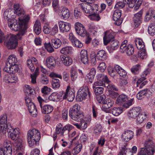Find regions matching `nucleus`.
Returning a JSON list of instances; mask_svg holds the SVG:
<instances>
[{"instance_id": "obj_1", "label": "nucleus", "mask_w": 155, "mask_h": 155, "mask_svg": "<svg viewBox=\"0 0 155 155\" xmlns=\"http://www.w3.org/2000/svg\"><path fill=\"white\" fill-rule=\"evenodd\" d=\"M29 19V15H27L25 17L22 18L21 19H19V22H18L17 21H15L12 23L10 24L9 23L8 25L11 29L14 31H19L17 35L18 38L21 39V36L25 34Z\"/></svg>"}, {"instance_id": "obj_2", "label": "nucleus", "mask_w": 155, "mask_h": 155, "mask_svg": "<svg viewBox=\"0 0 155 155\" xmlns=\"http://www.w3.org/2000/svg\"><path fill=\"white\" fill-rule=\"evenodd\" d=\"M97 81L94 83L96 86H104L109 89L117 91V89L112 82L109 80L107 76L103 74H99L97 76Z\"/></svg>"}, {"instance_id": "obj_3", "label": "nucleus", "mask_w": 155, "mask_h": 155, "mask_svg": "<svg viewBox=\"0 0 155 155\" xmlns=\"http://www.w3.org/2000/svg\"><path fill=\"white\" fill-rule=\"evenodd\" d=\"M41 136L39 132L35 129L28 131L27 139L29 146L31 147L36 144L37 142L40 140Z\"/></svg>"}, {"instance_id": "obj_4", "label": "nucleus", "mask_w": 155, "mask_h": 155, "mask_svg": "<svg viewBox=\"0 0 155 155\" xmlns=\"http://www.w3.org/2000/svg\"><path fill=\"white\" fill-rule=\"evenodd\" d=\"M80 106L78 104L74 105L69 111V115L73 120L79 121L84 117L82 111L80 110Z\"/></svg>"}, {"instance_id": "obj_5", "label": "nucleus", "mask_w": 155, "mask_h": 155, "mask_svg": "<svg viewBox=\"0 0 155 155\" xmlns=\"http://www.w3.org/2000/svg\"><path fill=\"white\" fill-rule=\"evenodd\" d=\"M145 148H142L141 150L144 151L147 155H153L155 152V146L152 140L147 139L144 144Z\"/></svg>"}, {"instance_id": "obj_6", "label": "nucleus", "mask_w": 155, "mask_h": 155, "mask_svg": "<svg viewBox=\"0 0 155 155\" xmlns=\"http://www.w3.org/2000/svg\"><path fill=\"white\" fill-rule=\"evenodd\" d=\"M5 43L8 49H10L15 48L18 45V42L15 37L12 34L8 35L7 40Z\"/></svg>"}, {"instance_id": "obj_7", "label": "nucleus", "mask_w": 155, "mask_h": 155, "mask_svg": "<svg viewBox=\"0 0 155 155\" xmlns=\"http://www.w3.org/2000/svg\"><path fill=\"white\" fill-rule=\"evenodd\" d=\"M38 101L40 104L41 108H42L41 111L45 114H47L51 113L53 110V107L49 105H45L42 108V105L46 103L45 100L42 99L41 97H37Z\"/></svg>"}, {"instance_id": "obj_8", "label": "nucleus", "mask_w": 155, "mask_h": 155, "mask_svg": "<svg viewBox=\"0 0 155 155\" xmlns=\"http://www.w3.org/2000/svg\"><path fill=\"white\" fill-rule=\"evenodd\" d=\"M96 5L93 4L91 5L89 4L81 3L78 5V8H81L84 12L87 14L92 13L94 11V8Z\"/></svg>"}, {"instance_id": "obj_9", "label": "nucleus", "mask_w": 155, "mask_h": 155, "mask_svg": "<svg viewBox=\"0 0 155 155\" xmlns=\"http://www.w3.org/2000/svg\"><path fill=\"white\" fill-rule=\"evenodd\" d=\"M127 97H117L116 103L119 105H122L127 108L132 105L133 99L128 100Z\"/></svg>"}, {"instance_id": "obj_10", "label": "nucleus", "mask_w": 155, "mask_h": 155, "mask_svg": "<svg viewBox=\"0 0 155 155\" xmlns=\"http://www.w3.org/2000/svg\"><path fill=\"white\" fill-rule=\"evenodd\" d=\"M7 116L6 114H3L0 116V127L1 130L3 134L6 132V129L10 124H7Z\"/></svg>"}, {"instance_id": "obj_11", "label": "nucleus", "mask_w": 155, "mask_h": 155, "mask_svg": "<svg viewBox=\"0 0 155 155\" xmlns=\"http://www.w3.org/2000/svg\"><path fill=\"white\" fill-rule=\"evenodd\" d=\"M6 132L8 133V137L12 140H14L19 139L18 138L19 131L17 129L13 128L10 125L6 129Z\"/></svg>"}, {"instance_id": "obj_12", "label": "nucleus", "mask_w": 155, "mask_h": 155, "mask_svg": "<svg viewBox=\"0 0 155 155\" xmlns=\"http://www.w3.org/2000/svg\"><path fill=\"white\" fill-rule=\"evenodd\" d=\"M143 11H140L134 15L133 18V25L135 28L138 27L142 23Z\"/></svg>"}, {"instance_id": "obj_13", "label": "nucleus", "mask_w": 155, "mask_h": 155, "mask_svg": "<svg viewBox=\"0 0 155 155\" xmlns=\"http://www.w3.org/2000/svg\"><path fill=\"white\" fill-rule=\"evenodd\" d=\"M3 70L7 73L12 74L16 73H19L21 71L20 68H19L18 65L17 64L11 66L7 65V67H5Z\"/></svg>"}, {"instance_id": "obj_14", "label": "nucleus", "mask_w": 155, "mask_h": 155, "mask_svg": "<svg viewBox=\"0 0 155 155\" xmlns=\"http://www.w3.org/2000/svg\"><path fill=\"white\" fill-rule=\"evenodd\" d=\"M121 13L120 10L117 9L114 12L113 15V19L115 21L114 24L120 25L122 23V19L121 18Z\"/></svg>"}, {"instance_id": "obj_15", "label": "nucleus", "mask_w": 155, "mask_h": 155, "mask_svg": "<svg viewBox=\"0 0 155 155\" xmlns=\"http://www.w3.org/2000/svg\"><path fill=\"white\" fill-rule=\"evenodd\" d=\"M113 104V102L110 98L108 97H104L102 109L106 113H109L110 110L108 109L111 107Z\"/></svg>"}, {"instance_id": "obj_16", "label": "nucleus", "mask_w": 155, "mask_h": 155, "mask_svg": "<svg viewBox=\"0 0 155 155\" xmlns=\"http://www.w3.org/2000/svg\"><path fill=\"white\" fill-rule=\"evenodd\" d=\"M75 28L77 33L79 35L84 36L87 33V31L83 25L80 22L75 24Z\"/></svg>"}, {"instance_id": "obj_17", "label": "nucleus", "mask_w": 155, "mask_h": 155, "mask_svg": "<svg viewBox=\"0 0 155 155\" xmlns=\"http://www.w3.org/2000/svg\"><path fill=\"white\" fill-rule=\"evenodd\" d=\"M69 39L73 46L79 48L82 47L83 46L82 43L74 36L72 33L69 34Z\"/></svg>"}, {"instance_id": "obj_18", "label": "nucleus", "mask_w": 155, "mask_h": 155, "mask_svg": "<svg viewBox=\"0 0 155 155\" xmlns=\"http://www.w3.org/2000/svg\"><path fill=\"white\" fill-rule=\"evenodd\" d=\"M60 31L62 32L69 31L71 28V25L68 23L60 21L58 22Z\"/></svg>"}, {"instance_id": "obj_19", "label": "nucleus", "mask_w": 155, "mask_h": 155, "mask_svg": "<svg viewBox=\"0 0 155 155\" xmlns=\"http://www.w3.org/2000/svg\"><path fill=\"white\" fill-rule=\"evenodd\" d=\"M141 108L140 107L133 108L130 110L128 114V116L131 118H135L141 112Z\"/></svg>"}, {"instance_id": "obj_20", "label": "nucleus", "mask_w": 155, "mask_h": 155, "mask_svg": "<svg viewBox=\"0 0 155 155\" xmlns=\"http://www.w3.org/2000/svg\"><path fill=\"white\" fill-rule=\"evenodd\" d=\"M91 96V94L89 91L88 88L87 87L84 88L81 87L78 90L77 93L76 97H90Z\"/></svg>"}, {"instance_id": "obj_21", "label": "nucleus", "mask_w": 155, "mask_h": 155, "mask_svg": "<svg viewBox=\"0 0 155 155\" xmlns=\"http://www.w3.org/2000/svg\"><path fill=\"white\" fill-rule=\"evenodd\" d=\"M15 13L17 14L19 17V19H21L22 18H25L27 15H25V12L23 9L20 8L19 4H15L14 5Z\"/></svg>"}, {"instance_id": "obj_22", "label": "nucleus", "mask_w": 155, "mask_h": 155, "mask_svg": "<svg viewBox=\"0 0 155 155\" xmlns=\"http://www.w3.org/2000/svg\"><path fill=\"white\" fill-rule=\"evenodd\" d=\"M154 21L155 20V10L152 8L150 9L145 17L144 21H148L150 20Z\"/></svg>"}, {"instance_id": "obj_23", "label": "nucleus", "mask_w": 155, "mask_h": 155, "mask_svg": "<svg viewBox=\"0 0 155 155\" xmlns=\"http://www.w3.org/2000/svg\"><path fill=\"white\" fill-rule=\"evenodd\" d=\"M14 141H15L13 143V151L14 152L15 151L18 152L20 150H21L23 148L22 140L19 138L14 140Z\"/></svg>"}, {"instance_id": "obj_24", "label": "nucleus", "mask_w": 155, "mask_h": 155, "mask_svg": "<svg viewBox=\"0 0 155 155\" xmlns=\"http://www.w3.org/2000/svg\"><path fill=\"white\" fill-rule=\"evenodd\" d=\"M134 133L131 130L125 131L122 135V140L125 141H128L133 137Z\"/></svg>"}, {"instance_id": "obj_25", "label": "nucleus", "mask_w": 155, "mask_h": 155, "mask_svg": "<svg viewBox=\"0 0 155 155\" xmlns=\"http://www.w3.org/2000/svg\"><path fill=\"white\" fill-rule=\"evenodd\" d=\"M70 86H68L66 90V92L65 93L64 91L60 92L58 94V96L63 97H74L75 94L74 92L71 91H70Z\"/></svg>"}, {"instance_id": "obj_26", "label": "nucleus", "mask_w": 155, "mask_h": 155, "mask_svg": "<svg viewBox=\"0 0 155 155\" xmlns=\"http://www.w3.org/2000/svg\"><path fill=\"white\" fill-rule=\"evenodd\" d=\"M81 60L83 63L87 64L89 62L88 54L87 51L83 49L81 51L80 53Z\"/></svg>"}, {"instance_id": "obj_27", "label": "nucleus", "mask_w": 155, "mask_h": 155, "mask_svg": "<svg viewBox=\"0 0 155 155\" xmlns=\"http://www.w3.org/2000/svg\"><path fill=\"white\" fill-rule=\"evenodd\" d=\"M33 62L35 64H38L37 60L33 57H31V59L27 60V65L31 72H33L35 70V67L32 63Z\"/></svg>"}, {"instance_id": "obj_28", "label": "nucleus", "mask_w": 155, "mask_h": 155, "mask_svg": "<svg viewBox=\"0 0 155 155\" xmlns=\"http://www.w3.org/2000/svg\"><path fill=\"white\" fill-rule=\"evenodd\" d=\"M119 45V42L116 40H113L110 42V46L108 47V50L110 53L113 52L117 49Z\"/></svg>"}, {"instance_id": "obj_29", "label": "nucleus", "mask_w": 155, "mask_h": 155, "mask_svg": "<svg viewBox=\"0 0 155 155\" xmlns=\"http://www.w3.org/2000/svg\"><path fill=\"white\" fill-rule=\"evenodd\" d=\"M46 65L48 68H53L56 65V60L52 56L48 58L46 60Z\"/></svg>"}, {"instance_id": "obj_30", "label": "nucleus", "mask_w": 155, "mask_h": 155, "mask_svg": "<svg viewBox=\"0 0 155 155\" xmlns=\"http://www.w3.org/2000/svg\"><path fill=\"white\" fill-rule=\"evenodd\" d=\"M17 62V59L15 55H11L9 56L6 62V65L5 67H7V65L9 66L14 65L16 64Z\"/></svg>"}, {"instance_id": "obj_31", "label": "nucleus", "mask_w": 155, "mask_h": 155, "mask_svg": "<svg viewBox=\"0 0 155 155\" xmlns=\"http://www.w3.org/2000/svg\"><path fill=\"white\" fill-rule=\"evenodd\" d=\"M96 57L98 60L104 61L107 59V54L104 50H101L97 52Z\"/></svg>"}, {"instance_id": "obj_32", "label": "nucleus", "mask_w": 155, "mask_h": 155, "mask_svg": "<svg viewBox=\"0 0 155 155\" xmlns=\"http://www.w3.org/2000/svg\"><path fill=\"white\" fill-rule=\"evenodd\" d=\"M60 58L62 63L65 66H69L72 63V59L69 56H65L61 55Z\"/></svg>"}, {"instance_id": "obj_33", "label": "nucleus", "mask_w": 155, "mask_h": 155, "mask_svg": "<svg viewBox=\"0 0 155 155\" xmlns=\"http://www.w3.org/2000/svg\"><path fill=\"white\" fill-rule=\"evenodd\" d=\"M28 108L29 112L33 117H35L37 114V111L36 107L33 103H31L28 105Z\"/></svg>"}, {"instance_id": "obj_34", "label": "nucleus", "mask_w": 155, "mask_h": 155, "mask_svg": "<svg viewBox=\"0 0 155 155\" xmlns=\"http://www.w3.org/2000/svg\"><path fill=\"white\" fill-rule=\"evenodd\" d=\"M50 43L53 47L57 49L61 46V42L58 38H53L51 39Z\"/></svg>"}, {"instance_id": "obj_35", "label": "nucleus", "mask_w": 155, "mask_h": 155, "mask_svg": "<svg viewBox=\"0 0 155 155\" xmlns=\"http://www.w3.org/2000/svg\"><path fill=\"white\" fill-rule=\"evenodd\" d=\"M114 38L112 34L110 33L108 34L105 33L103 38L104 45H106L108 43H110Z\"/></svg>"}, {"instance_id": "obj_36", "label": "nucleus", "mask_w": 155, "mask_h": 155, "mask_svg": "<svg viewBox=\"0 0 155 155\" xmlns=\"http://www.w3.org/2000/svg\"><path fill=\"white\" fill-rule=\"evenodd\" d=\"M116 70L119 75L122 77H125L126 75V72L125 71L118 65H116Z\"/></svg>"}, {"instance_id": "obj_37", "label": "nucleus", "mask_w": 155, "mask_h": 155, "mask_svg": "<svg viewBox=\"0 0 155 155\" xmlns=\"http://www.w3.org/2000/svg\"><path fill=\"white\" fill-rule=\"evenodd\" d=\"M34 29L35 33L37 35H39L41 32V23L39 21L37 20L34 26Z\"/></svg>"}, {"instance_id": "obj_38", "label": "nucleus", "mask_w": 155, "mask_h": 155, "mask_svg": "<svg viewBox=\"0 0 155 155\" xmlns=\"http://www.w3.org/2000/svg\"><path fill=\"white\" fill-rule=\"evenodd\" d=\"M145 119V116L144 114H139L136 120L137 124V125L143 124L144 121Z\"/></svg>"}, {"instance_id": "obj_39", "label": "nucleus", "mask_w": 155, "mask_h": 155, "mask_svg": "<svg viewBox=\"0 0 155 155\" xmlns=\"http://www.w3.org/2000/svg\"><path fill=\"white\" fill-rule=\"evenodd\" d=\"M64 19H67L70 16L69 11L66 8H63L61 11V14Z\"/></svg>"}, {"instance_id": "obj_40", "label": "nucleus", "mask_w": 155, "mask_h": 155, "mask_svg": "<svg viewBox=\"0 0 155 155\" xmlns=\"http://www.w3.org/2000/svg\"><path fill=\"white\" fill-rule=\"evenodd\" d=\"M24 90L29 96H33V95L35 93V91L29 85H26L25 86Z\"/></svg>"}, {"instance_id": "obj_41", "label": "nucleus", "mask_w": 155, "mask_h": 155, "mask_svg": "<svg viewBox=\"0 0 155 155\" xmlns=\"http://www.w3.org/2000/svg\"><path fill=\"white\" fill-rule=\"evenodd\" d=\"M123 108L121 107H114L112 110V114L115 116H118L122 112Z\"/></svg>"}, {"instance_id": "obj_42", "label": "nucleus", "mask_w": 155, "mask_h": 155, "mask_svg": "<svg viewBox=\"0 0 155 155\" xmlns=\"http://www.w3.org/2000/svg\"><path fill=\"white\" fill-rule=\"evenodd\" d=\"M61 53L66 55H70L72 53V48L69 47H66L62 48L60 50Z\"/></svg>"}, {"instance_id": "obj_43", "label": "nucleus", "mask_w": 155, "mask_h": 155, "mask_svg": "<svg viewBox=\"0 0 155 155\" xmlns=\"http://www.w3.org/2000/svg\"><path fill=\"white\" fill-rule=\"evenodd\" d=\"M148 31L149 34L151 36H153L155 34V23H153L149 25Z\"/></svg>"}, {"instance_id": "obj_44", "label": "nucleus", "mask_w": 155, "mask_h": 155, "mask_svg": "<svg viewBox=\"0 0 155 155\" xmlns=\"http://www.w3.org/2000/svg\"><path fill=\"white\" fill-rule=\"evenodd\" d=\"M96 74V70L94 68H93L91 69L90 72L87 74V77L89 79V81L91 83L92 82L93 79Z\"/></svg>"}, {"instance_id": "obj_45", "label": "nucleus", "mask_w": 155, "mask_h": 155, "mask_svg": "<svg viewBox=\"0 0 155 155\" xmlns=\"http://www.w3.org/2000/svg\"><path fill=\"white\" fill-rule=\"evenodd\" d=\"M116 69V65L114 66V68L110 67L108 68V73L111 77H114L117 74V71Z\"/></svg>"}, {"instance_id": "obj_46", "label": "nucleus", "mask_w": 155, "mask_h": 155, "mask_svg": "<svg viewBox=\"0 0 155 155\" xmlns=\"http://www.w3.org/2000/svg\"><path fill=\"white\" fill-rule=\"evenodd\" d=\"M107 96H109L110 97H121L122 96H127L124 94H119L118 93L114 91H108L107 92Z\"/></svg>"}, {"instance_id": "obj_47", "label": "nucleus", "mask_w": 155, "mask_h": 155, "mask_svg": "<svg viewBox=\"0 0 155 155\" xmlns=\"http://www.w3.org/2000/svg\"><path fill=\"white\" fill-rule=\"evenodd\" d=\"M52 82V85L53 88H58L60 87V82L59 79L55 78H53Z\"/></svg>"}, {"instance_id": "obj_48", "label": "nucleus", "mask_w": 155, "mask_h": 155, "mask_svg": "<svg viewBox=\"0 0 155 155\" xmlns=\"http://www.w3.org/2000/svg\"><path fill=\"white\" fill-rule=\"evenodd\" d=\"M84 118V117L81 120H79L81 121L80 127L81 129L82 130L85 129L87 127V123L86 118Z\"/></svg>"}, {"instance_id": "obj_49", "label": "nucleus", "mask_w": 155, "mask_h": 155, "mask_svg": "<svg viewBox=\"0 0 155 155\" xmlns=\"http://www.w3.org/2000/svg\"><path fill=\"white\" fill-rule=\"evenodd\" d=\"M82 148V145L81 144H79L74 147L72 151V153L73 154H76L78 153L81 150Z\"/></svg>"}, {"instance_id": "obj_50", "label": "nucleus", "mask_w": 155, "mask_h": 155, "mask_svg": "<svg viewBox=\"0 0 155 155\" xmlns=\"http://www.w3.org/2000/svg\"><path fill=\"white\" fill-rule=\"evenodd\" d=\"M127 41L126 40H124L120 46V51L122 53L124 52L128 48V45H127Z\"/></svg>"}, {"instance_id": "obj_51", "label": "nucleus", "mask_w": 155, "mask_h": 155, "mask_svg": "<svg viewBox=\"0 0 155 155\" xmlns=\"http://www.w3.org/2000/svg\"><path fill=\"white\" fill-rule=\"evenodd\" d=\"M134 52V48L132 45H128V48L125 51L124 53H126L128 56L132 55Z\"/></svg>"}, {"instance_id": "obj_52", "label": "nucleus", "mask_w": 155, "mask_h": 155, "mask_svg": "<svg viewBox=\"0 0 155 155\" xmlns=\"http://www.w3.org/2000/svg\"><path fill=\"white\" fill-rule=\"evenodd\" d=\"M140 68V66L139 64L133 66L131 68V71L132 73L134 74L139 73Z\"/></svg>"}, {"instance_id": "obj_53", "label": "nucleus", "mask_w": 155, "mask_h": 155, "mask_svg": "<svg viewBox=\"0 0 155 155\" xmlns=\"http://www.w3.org/2000/svg\"><path fill=\"white\" fill-rule=\"evenodd\" d=\"M89 18L91 20L98 21L100 19V17L98 14H93L89 16Z\"/></svg>"}, {"instance_id": "obj_54", "label": "nucleus", "mask_w": 155, "mask_h": 155, "mask_svg": "<svg viewBox=\"0 0 155 155\" xmlns=\"http://www.w3.org/2000/svg\"><path fill=\"white\" fill-rule=\"evenodd\" d=\"M147 91L145 90V89L144 90H142L139 92L137 94V97L139 96V97H141L143 96H148V94H149V93L150 92V91L147 89Z\"/></svg>"}, {"instance_id": "obj_55", "label": "nucleus", "mask_w": 155, "mask_h": 155, "mask_svg": "<svg viewBox=\"0 0 155 155\" xmlns=\"http://www.w3.org/2000/svg\"><path fill=\"white\" fill-rule=\"evenodd\" d=\"M8 148L4 149V151H2L3 155H12V147H8Z\"/></svg>"}, {"instance_id": "obj_56", "label": "nucleus", "mask_w": 155, "mask_h": 155, "mask_svg": "<svg viewBox=\"0 0 155 155\" xmlns=\"http://www.w3.org/2000/svg\"><path fill=\"white\" fill-rule=\"evenodd\" d=\"M73 128V126L69 124L65 126L62 129V131L61 133V136H63L64 135V133L65 131L68 130L69 131Z\"/></svg>"}, {"instance_id": "obj_57", "label": "nucleus", "mask_w": 155, "mask_h": 155, "mask_svg": "<svg viewBox=\"0 0 155 155\" xmlns=\"http://www.w3.org/2000/svg\"><path fill=\"white\" fill-rule=\"evenodd\" d=\"M89 63L92 66L95 65L97 63L96 56L94 55H91L90 57Z\"/></svg>"}, {"instance_id": "obj_58", "label": "nucleus", "mask_w": 155, "mask_h": 155, "mask_svg": "<svg viewBox=\"0 0 155 155\" xmlns=\"http://www.w3.org/2000/svg\"><path fill=\"white\" fill-rule=\"evenodd\" d=\"M44 45L45 48L48 52L51 53L54 51L53 47L50 42L48 44L45 43Z\"/></svg>"}, {"instance_id": "obj_59", "label": "nucleus", "mask_w": 155, "mask_h": 155, "mask_svg": "<svg viewBox=\"0 0 155 155\" xmlns=\"http://www.w3.org/2000/svg\"><path fill=\"white\" fill-rule=\"evenodd\" d=\"M58 27L57 25H55L52 28H51V35L54 36L58 33Z\"/></svg>"}, {"instance_id": "obj_60", "label": "nucleus", "mask_w": 155, "mask_h": 155, "mask_svg": "<svg viewBox=\"0 0 155 155\" xmlns=\"http://www.w3.org/2000/svg\"><path fill=\"white\" fill-rule=\"evenodd\" d=\"M103 88L102 87H98L95 88L94 90V92L95 94L97 95L102 94L103 92Z\"/></svg>"}, {"instance_id": "obj_61", "label": "nucleus", "mask_w": 155, "mask_h": 155, "mask_svg": "<svg viewBox=\"0 0 155 155\" xmlns=\"http://www.w3.org/2000/svg\"><path fill=\"white\" fill-rule=\"evenodd\" d=\"M10 78V79L9 80L10 83H15L18 81V77L14 74L11 75Z\"/></svg>"}, {"instance_id": "obj_62", "label": "nucleus", "mask_w": 155, "mask_h": 155, "mask_svg": "<svg viewBox=\"0 0 155 155\" xmlns=\"http://www.w3.org/2000/svg\"><path fill=\"white\" fill-rule=\"evenodd\" d=\"M106 67L105 64L104 62H101L99 64L98 68L101 72H103L105 71Z\"/></svg>"}, {"instance_id": "obj_63", "label": "nucleus", "mask_w": 155, "mask_h": 155, "mask_svg": "<svg viewBox=\"0 0 155 155\" xmlns=\"http://www.w3.org/2000/svg\"><path fill=\"white\" fill-rule=\"evenodd\" d=\"M138 55L141 58L144 59L146 58L147 57V53L146 50H143L142 51H139V52Z\"/></svg>"}, {"instance_id": "obj_64", "label": "nucleus", "mask_w": 155, "mask_h": 155, "mask_svg": "<svg viewBox=\"0 0 155 155\" xmlns=\"http://www.w3.org/2000/svg\"><path fill=\"white\" fill-rule=\"evenodd\" d=\"M101 126L99 124H97L94 128V131L95 133H99L101 131Z\"/></svg>"}]
</instances>
